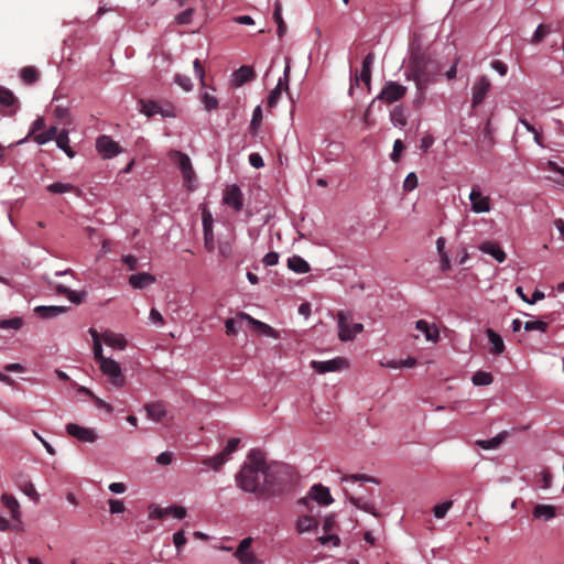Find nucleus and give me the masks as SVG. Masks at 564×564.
Listing matches in <instances>:
<instances>
[{"mask_svg": "<svg viewBox=\"0 0 564 564\" xmlns=\"http://www.w3.org/2000/svg\"><path fill=\"white\" fill-rule=\"evenodd\" d=\"M441 70V63L431 53L421 50L412 51L405 65L404 75L408 80H413L415 84L416 105L424 101L429 86L436 83Z\"/></svg>", "mask_w": 564, "mask_h": 564, "instance_id": "f257e3e1", "label": "nucleus"}, {"mask_svg": "<svg viewBox=\"0 0 564 564\" xmlns=\"http://www.w3.org/2000/svg\"><path fill=\"white\" fill-rule=\"evenodd\" d=\"M267 466L264 454L261 451H250L247 462L236 475L237 486L245 492L263 497L264 470Z\"/></svg>", "mask_w": 564, "mask_h": 564, "instance_id": "f03ea898", "label": "nucleus"}, {"mask_svg": "<svg viewBox=\"0 0 564 564\" xmlns=\"http://www.w3.org/2000/svg\"><path fill=\"white\" fill-rule=\"evenodd\" d=\"M294 481L295 476L288 465L268 464L264 470L263 497L282 496L292 489Z\"/></svg>", "mask_w": 564, "mask_h": 564, "instance_id": "7ed1b4c3", "label": "nucleus"}, {"mask_svg": "<svg viewBox=\"0 0 564 564\" xmlns=\"http://www.w3.org/2000/svg\"><path fill=\"white\" fill-rule=\"evenodd\" d=\"M169 155L171 161L178 166L184 178V185L188 189H193V182L196 178V174L189 156L178 150H172Z\"/></svg>", "mask_w": 564, "mask_h": 564, "instance_id": "20e7f679", "label": "nucleus"}, {"mask_svg": "<svg viewBox=\"0 0 564 564\" xmlns=\"http://www.w3.org/2000/svg\"><path fill=\"white\" fill-rule=\"evenodd\" d=\"M99 365L101 372L108 377L110 383L116 388H122L126 378L121 371L120 365L111 358L102 359Z\"/></svg>", "mask_w": 564, "mask_h": 564, "instance_id": "39448f33", "label": "nucleus"}, {"mask_svg": "<svg viewBox=\"0 0 564 564\" xmlns=\"http://www.w3.org/2000/svg\"><path fill=\"white\" fill-rule=\"evenodd\" d=\"M406 87L397 83V82H387L380 94L378 95V99L386 101L387 104H393L400 99H402L406 94Z\"/></svg>", "mask_w": 564, "mask_h": 564, "instance_id": "423d86ee", "label": "nucleus"}, {"mask_svg": "<svg viewBox=\"0 0 564 564\" xmlns=\"http://www.w3.org/2000/svg\"><path fill=\"white\" fill-rule=\"evenodd\" d=\"M253 539L252 538H245L240 541L236 552L235 557L241 563V564H261L262 562L257 557V555L251 551Z\"/></svg>", "mask_w": 564, "mask_h": 564, "instance_id": "0eeeda50", "label": "nucleus"}, {"mask_svg": "<svg viewBox=\"0 0 564 564\" xmlns=\"http://www.w3.org/2000/svg\"><path fill=\"white\" fill-rule=\"evenodd\" d=\"M65 430L69 436L75 437L80 442L94 443L98 438L95 430L80 426L76 423L66 424Z\"/></svg>", "mask_w": 564, "mask_h": 564, "instance_id": "6e6552de", "label": "nucleus"}, {"mask_svg": "<svg viewBox=\"0 0 564 564\" xmlns=\"http://www.w3.org/2000/svg\"><path fill=\"white\" fill-rule=\"evenodd\" d=\"M469 199L471 202V210L477 214L488 213L491 209L490 198L481 194L478 185H473Z\"/></svg>", "mask_w": 564, "mask_h": 564, "instance_id": "1a4fd4ad", "label": "nucleus"}, {"mask_svg": "<svg viewBox=\"0 0 564 564\" xmlns=\"http://www.w3.org/2000/svg\"><path fill=\"white\" fill-rule=\"evenodd\" d=\"M96 148L104 159H111L121 152L120 145L106 134L96 140Z\"/></svg>", "mask_w": 564, "mask_h": 564, "instance_id": "9d476101", "label": "nucleus"}, {"mask_svg": "<svg viewBox=\"0 0 564 564\" xmlns=\"http://www.w3.org/2000/svg\"><path fill=\"white\" fill-rule=\"evenodd\" d=\"M290 72H291L290 59L286 58V65L284 68L283 77L279 79V83L275 86V88L273 90H271V93L269 94L268 106L270 108H273L276 106V104L281 97L282 90L289 89Z\"/></svg>", "mask_w": 564, "mask_h": 564, "instance_id": "9b49d317", "label": "nucleus"}, {"mask_svg": "<svg viewBox=\"0 0 564 564\" xmlns=\"http://www.w3.org/2000/svg\"><path fill=\"white\" fill-rule=\"evenodd\" d=\"M18 106L19 100L14 94L10 89L0 86V111L3 115H13Z\"/></svg>", "mask_w": 564, "mask_h": 564, "instance_id": "f8f14e48", "label": "nucleus"}, {"mask_svg": "<svg viewBox=\"0 0 564 564\" xmlns=\"http://www.w3.org/2000/svg\"><path fill=\"white\" fill-rule=\"evenodd\" d=\"M490 82L487 77L481 76L479 77L474 86H473V97H471V106L473 108L478 107L482 104L485 97L487 96L489 89H490Z\"/></svg>", "mask_w": 564, "mask_h": 564, "instance_id": "ddd939ff", "label": "nucleus"}, {"mask_svg": "<svg viewBox=\"0 0 564 564\" xmlns=\"http://www.w3.org/2000/svg\"><path fill=\"white\" fill-rule=\"evenodd\" d=\"M238 318H246V322L256 332H258L261 335H264V336H268V337H273V338H278L279 337V333L273 327H271L270 325H268V324H265V323H263L261 321H258V319L253 318L252 316H250L247 313H243V312L238 313Z\"/></svg>", "mask_w": 564, "mask_h": 564, "instance_id": "4468645a", "label": "nucleus"}, {"mask_svg": "<svg viewBox=\"0 0 564 564\" xmlns=\"http://www.w3.org/2000/svg\"><path fill=\"white\" fill-rule=\"evenodd\" d=\"M139 105L140 111L148 117H153L154 115H161L162 117L174 116L171 109H164L158 101L154 100L141 99Z\"/></svg>", "mask_w": 564, "mask_h": 564, "instance_id": "2eb2a0df", "label": "nucleus"}, {"mask_svg": "<svg viewBox=\"0 0 564 564\" xmlns=\"http://www.w3.org/2000/svg\"><path fill=\"white\" fill-rule=\"evenodd\" d=\"M224 203L237 212L242 209V193L237 185L227 186L224 193Z\"/></svg>", "mask_w": 564, "mask_h": 564, "instance_id": "dca6fc26", "label": "nucleus"}, {"mask_svg": "<svg viewBox=\"0 0 564 564\" xmlns=\"http://www.w3.org/2000/svg\"><path fill=\"white\" fill-rule=\"evenodd\" d=\"M347 366V361L344 358H335L327 361H312V368L318 373H326L332 371H338Z\"/></svg>", "mask_w": 564, "mask_h": 564, "instance_id": "f3484780", "label": "nucleus"}, {"mask_svg": "<svg viewBox=\"0 0 564 564\" xmlns=\"http://www.w3.org/2000/svg\"><path fill=\"white\" fill-rule=\"evenodd\" d=\"M351 317L345 312L338 313V337L341 341H349L354 339L352 325H350Z\"/></svg>", "mask_w": 564, "mask_h": 564, "instance_id": "a211bd4d", "label": "nucleus"}, {"mask_svg": "<svg viewBox=\"0 0 564 564\" xmlns=\"http://www.w3.org/2000/svg\"><path fill=\"white\" fill-rule=\"evenodd\" d=\"M144 410L148 417L155 422H163L167 416L166 405L162 401L147 403Z\"/></svg>", "mask_w": 564, "mask_h": 564, "instance_id": "6ab92c4d", "label": "nucleus"}, {"mask_svg": "<svg viewBox=\"0 0 564 564\" xmlns=\"http://www.w3.org/2000/svg\"><path fill=\"white\" fill-rule=\"evenodd\" d=\"M256 78V73L251 66L242 65L232 74V84L235 87H240Z\"/></svg>", "mask_w": 564, "mask_h": 564, "instance_id": "aec40b11", "label": "nucleus"}, {"mask_svg": "<svg viewBox=\"0 0 564 564\" xmlns=\"http://www.w3.org/2000/svg\"><path fill=\"white\" fill-rule=\"evenodd\" d=\"M415 328L423 333L429 341L436 343L440 338V329L435 324H430L424 319H419L415 323Z\"/></svg>", "mask_w": 564, "mask_h": 564, "instance_id": "412c9836", "label": "nucleus"}, {"mask_svg": "<svg viewBox=\"0 0 564 564\" xmlns=\"http://www.w3.org/2000/svg\"><path fill=\"white\" fill-rule=\"evenodd\" d=\"M156 281L155 276L148 272H139L129 276V284L133 289H144Z\"/></svg>", "mask_w": 564, "mask_h": 564, "instance_id": "4be33fe9", "label": "nucleus"}, {"mask_svg": "<svg viewBox=\"0 0 564 564\" xmlns=\"http://www.w3.org/2000/svg\"><path fill=\"white\" fill-rule=\"evenodd\" d=\"M311 497L316 500L321 505H330L333 502V498L330 496L329 489L324 487L323 485H314L311 488L310 492Z\"/></svg>", "mask_w": 564, "mask_h": 564, "instance_id": "5701e85b", "label": "nucleus"}, {"mask_svg": "<svg viewBox=\"0 0 564 564\" xmlns=\"http://www.w3.org/2000/svg\"><path fill=\"white\" fill-rule=\"evenodd\" d=\"M66 311H67L66 306H55V305H52V306L41 305V306H36L34 308V312L41 318H44V319L56 317V316L65 313Z\"/></svg>", "mask_w": 564, "mask_h": 564, "instance_id": "b1692460", "label": "nucleus"}, {"mask_svg": "<svg viewBox=\"0 0 564 564\" xmlns=\"http://www.w3.org/2000/svg\"><path fill=\"white\" fill-rule=\"evenodd\" d=\"M102 340L106 345L117 349H123L127 346L126 338L122 335L116 334L111 330L104 332Z\"/></svg>", "mask_w": 564, "mask_h": 564, "instance_id": "393cba45", "label": "nucleus"}, {"mask_svg": "<svg viewBox=\"0 0 564 564\" xmlns=\"http://www.w3.org/2000/svg\"><path fill=\"white\" fill-rule=\"evenodd\" d=\"M318 521L312 516H302L296 521V530L299 533L316 531Z\"/></svg>", "mask_w": 564, "mask_h": 564, "instance_id": "a878e982", "label": "nucleus"}, {"mask_svg": "<svg viewBox=\"0 0 564 564\" xmlns=\"http://www.w3.org/2000/svg\"><path fill=\"white\" fill-rule=\"evenodd\" d=\"M486 334L490 344L492 345L490 352L494 355H501L505 351V344L501 336L492 328H487Z\"/></svg>", "mask_w": 564, "mask_h": 564, "instance_id": "bb28decb", "label": "nucleus"}, {"mask_svg": "<svg viewBox=\"0 0 564 564\" xmlns=\"http://www.w3.org/2000/svg\"><path fill=\"white\" fill-rule=\"evenodd\" d=\"M480 250L492 256L498 262H503L506 260L505 251L497 243L486 241L481 243Z\"/></svg>", "mask_w": 564, "mask_h": 564, "instance_id": "cd10ccee", "label": "nucleus"}, {"mask_svg": "<svg viewBox=\"0 0 564 564\" xmlns=\"http://www.w3.org/2000/svg\"><path fill=\"white\" fill-rule=\"evenodd\" d=\"M508 437V432L503 431L490 440H478L476 444L482 449H494L499 447Z\"/></svg>", "mask_w": 564, "mask_h": 564, "instance_id": "c85d7f7f", "label": "nucleus"}, {"mask_svg": "<svg viewBox=\"0 0 564 564\" xmlns=\"http://www.w3.org/2000/svg\"><path fill=\"white\" fill-rule=\"evenodd\" d=\"M273 20L278 25V36L283 37L288 31V26L282 18V3L279 0L274 3Z\"/></svg>", "mask_w": 564, "mask_h": 564, "instance_id": "c756f323", "label": "nucleus"}, {"mask_svg": "<svg viewBox=\"0 0 564 564\" xmlns=\"http://www.w3.org/2000/svg\"><path fill=\"white\" fill-rule=\"evenodd\" d=\"M1 501H2L3 506L10 510L13 520H18V518L21 516V513H20V503L15 499V497L10 494H3L1 496Z\"/></svg>", "mask_w": 564, "mask_h": 564, "instance_id": "7c9ffc66", "label": "nucleus"}, {"mask_svg": "<svg viewBox=\"0 0 564 564\" xmlns=\"http://www.w3.org/2000/svg\"><path fill=\"white\" fill-rule=\"evenodd\" d=\"M55 141H56V145L63 150L68 158H74L75 156V152L72 150V148L69 147V139H68V130L67 129H62L61 131H58L56 138H55Z\"/></svg>", "mask_w": 564, "mask_h": 564, "instance_id": "2f4dec72", "label": "nucleus"}, {"mask_svg": "<svg viewBox=\"0 0 564 564\" xmlns=\"http://www.w3.org/2000/svg\"><path fill=\"white\" fill-rule=\"evenodd\" d=\"M288 268L296 273H307L311 268L307 261L300 256H293L288 259Z\"/></svg>", "mask_w": 564, "mask_h": 564, "instance_id": "473e14b6", "label": "nucleus"}, {"mask_svg": "<svg viewBox=\"0 0 564 564\" xmlns=\"http://www.w3.org/2000/svg\"><path fill=\"white\" fill-rule=\"evenodd\" d=\"M20 77L26 85L36 83L40 78V73L34 66H25L20 70Z\"/></svg>", "mask_w": 564, "mask_h": 564, "instance_id": "72a5a7b5", "label": "nucleus"}, {"mask_svg": "<svg viewBox=\"0 0 564 564\" xmlns=\"http://www.w3.org/2000/svg\"><path fill=\"white\" fill-rule=\"evenodd\" d=\"M89 334L91 335L93 341H94L93 349H94L95 360L97 361V364H100L102 361V359H107V357H105L102 355V347H101L99 333L95 328H89Z\"/></svg>", "mask_w": 564, "mask_h": 564, "instance_id": "f704fd0d", "label": "nucleus"}, {"mask_svg": "<svg viewBox=\"0 0 564 564\" xmlns=\"http://www.w3.org/2000/svg\"><path fill=\"white\" fill-rule=\"evenodd\" d=\"M533 516L535 518L550 520L555 517V508L550 505H536L533 509Z\"/></svg>", "mask_w": 564, "mask_h": 564, "instance_id": "c9c22d12", "label": "nucleus"}, {"mask_svg": "<svg viewBox=\"0 0 564 564\" xmlns=\"http://www.w3.org/2000/svg\"><path fill=\"white\" fill-rule=\"evenodd\" d=\"M229 458L224 455L221 452L213 457H207L203 460V464L213 468L214 470H219L224 464H226Z\"/></svg>", "mask_w": 564, "mask_h": 564, "instance_id": "e433bc0d", "label": "nucleus"}, {"mask_svg": "<svg viewBox=\"0 0 564 564\" xmlns=\"http://www.w3.org/2000/svg\"><path fill=\"white\" fill-rule=\"evenodd\" d=\"M199 98L204 105L205 110H207V111L216 110L219 106V102H218V99L216 98V96H214L213 94H210L206 90L200 91Z\"/></svg>", "mask_w": 564, "mask_h": 564, "instance_id": "4c0bfd02", "label": "nucleus"}, {"mask_svg": "<svg viewBox=\"0 0 564 564\" xmlns=\"http://www.w3.org/2000/svg\"><path fill=\"white\" fill-rule=\"evenodd\" d=\"M349 501L358 509L371 513L375 517H379V513L376 511L375 507L371 503L364 501L361 497H355L350 495Z\"/></svg>", "mask_w": 564, "mask_h": 564, "instance_id": "58836bf2", "label": "nucleus"}, {"mask_svg": "<svg viewBox=\"0 0 564 564\" xmlns=\"http://www.w3.org/2000/svg\"><path fill=\"white\" fill-rule=\"evenodd\" d=\"M58 133V129L55 126H52L46 131L40 132V134L34 135V142L37 144H45L52 140H55L56 135Z\"/></svg>", "mask_w": 564, "mask_h": 564, "instance_id": "ea45409f", "label": "nucleus"}, {"mask_svg": "<svg viewBox=\"0 0 564 564\" xmlns=\"http://www.w3.org/2000/svg\"><path fill=\"white\" fill-rule=\"evenodd\" d=\"M262 122V109L260 106H257L252 112V118L250 122V133L256 135L260 129Z\"/></svg>", "mask_w": 564, "mask_h": 564, "instance_id": "a19ab883", "label": "nucleus"}, {"mask_svg": "<svg viewBox=\"0 0 564 564\" xmlns=\"http://www.w3.org/2000/svg\"><path fill=\"white\" fill-rule=\"evenodd\" d=\"M45 129V120L43 117H39L31 126L30 131L25 139L18 142V144L23 143L28 139L32 138L34 140V135L40 134V131Z\"/></svg>", "mask_w": 564, "mask_h": 564, "instance_id": "79ce46f5", "label": "nucleus"}, {"mask_svg": "<svg viewBox=\"0 0 564 564\" xmlns=\"http://www.w3.org/2000/svg\"><path fill=\"white\" fill-rule=\"evenodd\" d=\"M471 381L475 386H488L492 383L494 377L490 372L477 371L474 373Z\"/></svg>", "mask_w": 564, "mask_h": 564, "instance_id": "37998d69", "label": "nucleus"}, {"mask_svg": "<svg viewBox=\"0 0 564 564\" xmlns=\"http://www.w3.org/2000/svg\"><path fill=\"white\" fill-rule=\"evenodd\" d=\"M391 121L394 126L404 127L406 124V117L401 106H397L390 113Z\"/></svg>", "mask_w": 564, "mask_h": 564, "instance_id": "c03bdc74", "label": "nucleus"}, {"mask_svg": "<svg viewBox=\"0 0 564 564\" xmlns=\"http://www.w3.org/2000/svg\"><path fill=\"white\" fill-rule=\"evenodd\" d=\"M551 32V25L549 24H540L532 39H531V43L532 44H539L540 42H542V40Z\"/></svg>", "mask_w": 564, "mask_h": 564, "instance_id": "a18cd8bd", "label": "nucleus"}, {"mask_svg": "<svg viewBox=\"0 0 564 564\" xmlns=\"http://www.w3.org/2000/svg\"><path fill=\"white\" fill-rule=\"evenodd\" d=\"M46 189L53 194H64L72 192L74 189V186L69 183H61L56 182L53 184H50Z\"/></svg>", "mask_w": 564, "mask_h": 564, "instance_id": "49530a36", "label": "nucleus"}, {"mask_svg": "<svg viewBox=\"0 0 564 564\" xmlns=\"http://www.w3.org/2000/svg\"><path fill=\"white\" fill-rule=\"evenodd\" d=\"M195 13L194 8H187L175 17V22L180 25H186L192 22L193 15Z\"/></svg>", "mask_w": 564, "mask_h": 564, "instance_id": "de8ad7c7", "label": "nucleus"}, {"mask_svg": "<svg viewBox=\"0 0 564 564\" xmlns=\"http://www.w3.org/2000/svg\"><path fill=\"white\" fill-rule=\"evenodd\" d=\"M452 506H453L452 500H446L440 505H436L433 508V513H434L435 518L443 519L446 516L447 511L452 508Z\"/></svg>", "mask_w": 564, "mask_h": 564, "instance_id": "09e8293b", "label": "nucleus"}, {"mask_svg": "<svg viewBox=\"0 0 564 564\" xmlns=\"http://www.w3.org/2000/svg\"><path fill=\"white\" fill-rule=\"evenodd\" d=\"M23 325V321L20 317H13L10 319H0V327L4 329H20Z\"/></svg>", "mask_w": 564, "mask_h": 564, "instance_id": "8fccbe9b", "label": "nucleus"}, {"mask_svg": "<svg viewBox=\"0 0 564 564\" xmlns=\"http://www.w3.org/2000/svg\"><path fill=\"white\" fill-rule=\"evenodd\" d=\"M523 327L527 332L540 330L545 333L547 330L549 324L543 321H529L524 323Z\"/></svg>", "mask_w": 564, "mask_h": 564, "instance_id": "3c124183", "label": "nucleus"}, {"mask_svg": "<svg viewBox=\"0 0 564 564\" xmlns=\"http://www.w3.org/2000/svg\"><path fill=\"white\" fill-rule=\"evenodd\" d=\"M243 321H246V318H238V314L234 318H228L225 322L226 334L229 335V336L236 335L238 333V329H237L236 325L238 323L240 324Z\"/></svg>", "mask_w": 564, "mask_h": 564, "instance_id": "603ef678", "label": "nucleus"}, {"mask_svg": "<svg viewBox=\"0 0 564 564\" xmlns=\"http://www.w3.org/2000/svg\"><path fill=\"white\" fill-rule=\"evenodd\" d=\"M343 480L344 481L351 480L354 482H356V481H366V482L378 484V480L376 478H373L371 476H367L365 474L348 475V476L343 477Z\"/></svg>", "mask_w": 564, "mask_h": 564, "instance_id": "864d4df0", "label": "nucleus"}, {"mask_svg": "<svg viewBox=\"0 0 564 564\" xmlns=\"http://www.w3.org/2000/svg\"><path fill=\"white\" fill-rule=\"evenodd\" d=\"M361 80L368 88L371 85V69L361 67L360 74L356 75L355 83L358 85V82Z\"/></svg>", "mask_w": 564, "mask_h": 564, "instance_id": "5fc2aeb1", "label": "nucleus"}, {"mask_svg": "<svg viewBox=\"0 0 564 564\" xmlns=\"http://www.w3.org/2000/svg\"><path fill=\"white\" fill-rule=\"evenodd\" d=\"M174 82L185 91H189L193 88L192 80L188 76L176 74L174 77Z\"/></svg>", "mask_w": 564, "mask_h": 564, "instance_id": "6e6d98bb", "label": "nucleus"}, {"mask_svg": "<svg viewBox=\"0 0 564 564\" xmlns=\"http://www.w3.org/2000/svg\"><path fill=\"white\" fill-rule=\"evenodd\" d=\"M417 186V176L415 173L411 172L406 175L403 182V189L406 192L413 191Z\"/></svg>", "mask_w": 564, "mask_h": 564, "instance_id": "4d7b16f0", "label": "nucleus"}, {"mask_svg": "<svg viewBox=\"0 0 564 564\" xmlns=\"http://www.w3.org/2000/svg\"><path fill=\"white\" fill-rule=\"evenodd\" d=\"M204 246L209 252H213L215 249L213 229L208 227H206V230L204 232Z\"/></svg>", "mask_w": 564, "mask_h": 564, "instance_id": "13d9d810", "label": "nucleus"}, {"mask_svg": "<svg viewBox=\"0 0 564 564\" xmlns=\"http://www.w3.org/2000/svg\"><path fill=\"white\" fill-rule=\"evenodd\" d=\"M195 75L199 78L202 87L206 86L205 83V69L199 59H195L193 63Z\"/></svg>", "mask_w": 564, "mask_h": 564, "instance_id": "bf43d9fd", "label": "nucleus"}, {"mask_svg": "<svg viewBox=\"0 0 564 564\" xmlns=\"http://www.w3.org/2000/svg\"><path fill=\"white\" fill-rule=\"evenodd\" d=\"M240 443L239 438L232 437L228 441L226 447L221 451L224 455H226L228 458H230V455L237 449L238 445Z\"/></svg>", "mask_w": 564, "mask_h": 564, "instance_id": "052dcab7", "label": "nucleus"}, {"mask_svg": "<svg viewBox=\"0 0 564 564\" xmlns=\"http://www.w3.org/2000/svg\"><path fill=\"white\" fill-rule=\"evenodd\" d=\"M186 542H187V540H186L183 531H177L174 533L173 543L178 553L182 551V549L186 544Z\"/></svg>", "mask_w": 564, "mask_h": 564, "instance_id": "680f3d73", "label": "nucleus"}, {"mask_svg": "<svg viewBox=\"0 0 564 564\" xmlns=\"http://www.w3.org/2000/svg\"><path fill=\"white\" fill-rule=\"evenodd\" d=\"M404 148L405 147L400 139L395 140L393 143V151L391 153V160L394 162H398L400 160V155H401L402 151L404 150Z\"/></svg>", "mask_w": 564, "mask_h": 564, "instance_id": "e2e57ef3", "label": "nucleus"}, {"mask_svg": "<svg viewBox=\"0 0 564 564\" xmlns=\"http://www.w3.org/2000/svg\"><path fill=\"white\" fill-rule=\"evenodd\" d=\"M170 516L169 508L153 507L149 513L150 519H163Z\"/></svg>", "mask_w": 564, "mask_h": 564, "instance_id": "0e129e2a", "label": "nucleus"}, {"mask_svg": "<svg viewBox=\"0 0 564 564\" xmlns=\"http://www.w3.org/2000/svg\"><path fill=\"white\" fill-rule=\"evenodd\" d=\"M126 510L124 503L121 500L118 499H110L109 500V511L111 513H121Z\"/></svg>", "mask_w": 564, "mask_h": 564, "instance_id": "69168bd1", "label": "nucleus"}, {"mask_svg": "<svg viewBox=\"0 0 564 564\" xmlns=\"http://www.w3.org/2000/svg\"><path fill=\"white\" fill-rule=\"evenodd\" d=\"M218 250L224 258H229L232 254V246L229 241H221L218 246Z\"/></svg>", "mask_w": 564, "mask_h": 564, "instance_id": "338daca9", "label": "nucleus"}, {"mask_svg": "<svg viewBox=\"0 0 564 564\" xmlns=\"http://www.w3.org/2000/svg\"><path fill=\"white\" fill-rule=\"evenodd\" d=\"M86 296V292H75L73 290H69L67 294V299L74 303V304H80L83 303L84 299Z\"/></svg>", "mask_w": 564, "mask_h": 564, "instance_id": "774afa93", "label": "nucleus"}]
</instances>
